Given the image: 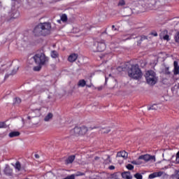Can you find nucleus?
<instances>
[{
    "label": "nucleus",
    "mask_w": 179,
    "mask_h": 179,
    "mask_svg": "<svg viewBox=\"0 0 179 179\" xmlns=\"http://www.w3.org/2000/svg\"><path fill=\"white\" fill-rule=\"evenodd\" d=\"M33 33L36 37L48 36L51 33V24L49 22L40 23L35 27Z\"/></svg>",
    "instance_id": "nucleus-1"
},
{
    "label": "nucleus",
    "mask_w": 179,
    "mask_h": 179,
    "mask_svg": "<svg viewBox=\"0 0 179 179\" xmlns=\"http://www.w3.org/2000/svg\"><path fill=\"white\" fill-rule=\"evenodd\" d=\"M128 76L133 79H141L142 78V71L139 69V65H131V68L128 70Z\"/></svg>",
    "instance_id": "nucleus-2"
},
{
    "label": "nucleus",
    "mask_w": 179,
    "mask_h": 179,
    "mask_svg": "<svg viewBox=\"0 0 179 179\" xmlns=\"http://www.w3.org/2000/svg\"><path fill=\"white\" fill-rule=\"evenodd\" d=\"M35 64L37 65H47L50 59L43 52L37 53L34 56Z\"/></svg>",
    "instance_id": "nucleus-3"
},
{
    "label": "nucleus",
    "mask_w": 179,
    "mask_h": 179,
    "mask_svg": "<svg viewBox=\"0 0 179 179\" xmlns=\"http://www.w3.org/2000/svg\"><path fill=\"white\" fill-rule=\"evenodd\" d=\"M145 76L148 85L153 86L155 83H157V77H156V73L155 71L152 70L148 71Z\"/></svg>",
    "instance_id": "nucleus-4"
},
{
    "label": "nucleus",
    "mask_w": 179,
    "mask_h": 179,
    "mask_svg": "<svg viewBox=\"0 0 179 179\" xmlns=\"http://www.w3.org/2000/svg\"><path fill=\"white\" fill-rule=\"evenodd\" d=\"M106 48V43L104 41L99 42H95L92 47V51L94 52H103Z\"/></svg>",
    "instance_id": "nucleus-5"
},
{
    "label": "nucleus",
    "mask_w": 179,
    "mask_h": 179,
    "mask_svg": "<svg viewBox=\"0 0 179 179\" xmlns=\"http://www.w3.org/2000/svg\"><path fill=\"white\" fill-rule=\"evenodd\" d=\"M96 127L92 128H87V127L83 125L82 127H80V135L85 136L86 134H87L88 131H92V129H94Z\"/></svg>",
    "instance_id": "nucleus-6"
},
{
    "label": "nucleus",
    "mask_w": 179,
    "mask_h": 179,
    "mask_svg": "<svg viewBox=\"0 0 179 179\" xmlns=\"http://www.w3.org/2000/svg\"><path fill=\"white\" fill-rule=\"evenodd\" d=\"M155 159V156H152L150 155H143L138 157V160H144V162H149L150 160H153Z\"/></svg>",
    "instance_id": "nucleus-7"
},
{
    "label": "nucleus",
    "mask_w": 179,
    "mask_h": 179,
    "mask_svg": "<svg viewBox=\"0 0 179 179\" xmlns=\"http://www.w3.org/2000/svg\"><path fill=\"white\" fill-rule=\"evenodd\" d=\"M168 33L169 31L166 29L162 31L161 34H159L160 38H163V40H165L166 41H170V36H169Z\"/></svg>",
    "instance_id": "nucleus-8"
},
{
    "label": "nucleus",
    "mask_w": 179,
    "mask_h": 179,
    "mask_svg": "<svg viewBox=\"0 0 179 179\" xmlns=\"http://www.w3.org/2000/svg\"><path fill=\"white\" fill-rule=\"evenodd\" d=\"M4 174L8 177H11V176H13V169L9 165H6L4 169Z\"/></svg>",
    "instance_id": "nucleus-9"
},
{
    "label": "nucleus",
    "mask_w": 179,
    "mask_h": 179,
    "mask_svg": "<svg viewBox=\"0 0 179 179\" xmlns=\"http://www.w3.org/2000/svg\"><path fill=\"white\" fill-rule=\"evenodd\" d=\"M75 159H76V155H73L69 156L67 159L64 160V164H66V166H68V164H72V163L75 162Z\"/></svg>",
    "instance_id": "nucleus-10"
},
{
    "label": "nucleus",
    "mask_w": 179,
    "mask_h": 179,
    "mask_svg": "<svg viewBox=\"0 0 179 179\" xmlns=\"http://www.w3.org/2000/svg\"><path fill=\"white\" fill-rule=\"evenodd\" d=\"M164 174V172L163 171L154 172L149 175L148 178L149 179L157 178V177H162V176H163Z\"/></svg>",
    "instance_id": "nucleus-11"
},
{
    "label": "nucleus",
    "mask_w": 179,
    "mask_h": 179,
    "mask_svg": "<svg viewBox=\"0 0 179 179\" xmlns=\"http://www.w3.org/2000/svg\"><path fill=\"white\" fill-rule=\"evenodd\" d=\"M79 57V55L76 53H72L71 55H70L68 57V62H75V61H76V59H78V57Z\"/></svg>",
    "instance_id": "nucleus-12"
},
{
    "label": "nucleus",
    "mask_w": 179,
    "mask_h": 179,
    "mask_svg": "<svg viewBox=\"0 0 179 179\" xmlns=\"http://www.w3.org/2000/svg\"><path fill=\"white\" fill-rule=\"evenodd\" d=\"M122 177L125 179H132V176H131V172L129 171L122 173Z\"/></svg>",
    "instance_id": "nucleus-13"
},
{
    "label": "nucleus",
    "mask_w": 179,
    "mask_h": 179,
    "mask_svg": "<svg viewBox=\"0 0 179 179\" xmlns=\"http://www.w3.org/2000/svg\"><path fill=\"white\" fill-rule=\"evenodd\" d=\"M117 157H128V152H125V151H121L117 152Z\"/></svg>",
    "instance_id": "nucleus-14"
},
{
    "label": "nucleus",
    "mask_w": 179,
    "mask_h": 179,
    "mask_svg": "<svg viewBox=\"0 0 179 179\" xmlns=\"http://www.w3.org/2000/svg\"><path fill=\"white\" fill-rule=\"evenodd\" d=\"M20 135L19 131H12L8 134L9 138H16Z\"/></svg>",
    "instance_id": "nucleus-15"
},
{
    "label": "nucleus",
    "mask_w": 179,
    "mask_h": 179,
    "mask_svg": "<svg viewBox=\"0 0 179 179\" xmlns=\"http://www.w3.org/2000/svg\"><path fill=\"white\" fill-rule=\"evenodd\" d=\"M19 16H20V13H19V11H17V10L13 11V13L11 14V17L13 19H17V17Z\"/></svg>",
    "instance_id": "nucleus-16"
},
{
    "label": "nucleus",
    "mask_w": 179,
    "mask_h": 179,
    "mask_svg": "<svg viewBox=\"0 0 179 179\" xmlns=\"http://www.w3.org/2000/svg\"><path fill=\"white\" fill-rule=\"evenodd\" d=\"M50 55L52 58H59V53L57 52V50H52L50 52Z\"/></svg>",
    "instance_id": "nucleus-17"
},
{
    "label": "nucleus",
    "mask_w": 179,
    "mask_h": 179,
    "mask_svg": "<svg viewBox=\"0 0 179 179\" xmlns=\"http://www.w3.org/2000/svg\"><path fill=\"white\" fill-rule=\"evenodd\" d=\"M78 86L79 87H85V86H86V80H80L78 81Z\"/></svg>",
    "instance_id": "nucleus-18"
},
{
    "label": "nucleus",
    "mask_w": 179,
    "mask_h": 179,
    "mask_svg": "<svg viewBox=\"0 0 179 179\" xmlns=\"http://www.w3.org/2000/svg\"><path fill=\"white\" fill-rule=\"evenodd\" d=\"M139 38H140V40L138 41V42H137L138 45H141V44L142 41H143V40H148V36H139Z\"/></svg>",
    "instance_id": "nucleus-19"
},
{
    "label": "nucleus",
    "mask_w": 179,
    "mask_h": 179,
    "mask_svg": "<svg viewBox=\"0 0 179 179\" xmlns=\"http://www.w3.org/2000/svg\"><path fill=\"white\" fill-rule=\"evenodd\" d=\"M15 169L17 170V171H20V170H22V165L19 161L15 163Z\"/></svg>",
    "instance_id": "nucleus-20"
},
{
    "label": "nucleus",
    "mask_w": 179,
    "mask_h": 179,
    "mask_svg": "<svg viewBox=\"0 0 179 179\" xmlns=\"http://www.w3.org/2000/svg\"><path fill=\"white\" fill-rule=\"evenodd\" d=\"M73 131L75 135H80V127H76L73 129Z\"/></svg>",
    "instance_id": "nucleus-21"
},
{
    "label": "nucleus",
    "mask_w": 179,
    "mask_h": 179,
    "mask_svg": "<svg viewBox=\"0 0 179 179\" xmlns=\"http://www.w3.org/2000/svg\"><path fill=\"white\" fill-rule=\"evenodd\" d=\"M61 20H62V22H64V23L68 22V16H66V14H63L61 16Z\"/></svg>",
    "instance_id": "nucleus-22"
},
{
    "label": "nucleus",
    "mask_w": 179,
    "mask_h": 179,
    "mask_svg": "<svg viewBox=\"0 0 179 179\" xmlns=\"http://www.w3.org/2000/svg\"><path fill=\"white\" fill-rule=\"evenodd\" d=\"M42 66H44V65L38 64V66L34 67V71L38 72V71H41Z\"/></svg>",
    "instance_id": "nucleus-23"
},
{
    "label": "nucleus",
    "mask_w": 179,
    "mask_h": 179,
    "mask_svg": "<svg viewBox=\"0 0 179 179\" xmlns=\"http://www.w3.org/2000/svg\"><path fill=\"white\" fill-rule=\"evenodd\" d=\"M53 115L52 113H48L47 116L44 118V121H50L51 118H52Z\"/></svg>",
    "instance_id": "nucleus-24"
},
{
    "label": "nucleus",
    "mask_w": 179,
    "mask_h": 179,
    "mask_svg": "<svg viewBox=\"0 0 179 179\" xmlns=\"http://www.w3.org/2000/svg\"><path fill=\"white\" fill-rule=\"evenodd\" d=\"M105 164H110L111 163V157H110V155H107V158L104 162Z\"/></svg>",
    "instance_id": "nucleus-25"
},
{
    "label": "nucleus",
    "mask_w": 179,
    "mask_h": 179,
    "mask_svg": "<svg viewBox=\"0 0 179 179\" xmlns=\"http://www.w3.org/2000/svg\"><path fill=\"white\" fill-rule=\"evenodd\" d=\"M124 5H125V0H119L117 6H124Z\"/></svg>",
    "instance_id": "nucleus-26"
},
{
    "label": "nucleus",
    "mask_w": 179,
    "mask_h": 179,
    "mask_svg": "<svg viewBox=\"0 0 179 179\" xmlns=\"http://www.w3.org/2000/svg\"><path fill=\"white\" fill-rule=\"evenodd\" d=\"M15 104H20V103H22V99H20V98H15V101H14Z\"/></svg>",
    "instance_id": "nucleus-27"
},
{
    "label": "nucleus",
    "mask_w": 179,
    "mask_h": 179,
    "mask_svg": "<svg viewBox=\"0 0 179 179\" xmlns=\"http://www.w3.org/2000/svg\"><path fill=\"white\" fill-rule=\"evenodd\" d=\"M134 177H135V178H136V179H142V178H143L142 175H141V173H136V174L134 175Z\"/></svg>",
    "instance_id": "nucleus-28"
},
{
    "label": "nucleus",
    "mask_w": 179,
    "mask_h": 179,
    "mask_svg": "<svg viewBox=\"0 0 179 179\" xmlns=\"http://www.w3.org/2000/svg\"><path fill=\"white\" fill-rule=\"evenodd\" d=\"M6 128V122H0V129Z\"/></svg>",
    "instance_id": "nucleus-29"
},
{
    "label": "nucleus",
    "mask_w": 179,
    "mask_h": 179,
    "mask_svg": "<svg viewBox=\"0 0 179 179\" xmlns=\"http://www.w3.org/2000/svg\"><path fill=\"white\" fill-rule=\"evenodd\" d=\"M126 167L128 170H134V165L131 164H128Z\"/></svg>",
    "instance_id": "nucleus-30"
},
{
    "label": "nucleus",
    "mask_w": 179,
    "mask_h": 179,
    "mask_svg": "<svg viewBox=\"0 0 179 179\" xmlns=\"http://www.w3.org/2000/svg\"><path fill=\"white\" fill-rule=\"evenodd\" d=\"M175 41H176V43H179V32H178V33L176 34V35L175 36Z\"/></svg>",
    "instance_id": "nucleus-31"
},
{
    "label": "nucleus",
    "mask_w": 179,
    "mask_h": 179,
    "mask_svg": "<svg viewBox=\"0 0 179 179\" xmlns=\"http://www.w3.org/2000/svg\"><path fill=\"white\" fill-rule=\"evenodd\" d=\"M110 177L111 178L118 179V175H117V173L111 174Z\"/></svg>",
    "instance_id": "nucleus-32"
},
{
    "label": "nucleus",
    "mask_w": 179,
    "mask_h": 179,
    "mask_svg": "<svg viewBox=\"0 0 179 179\" xmlns=\"http://www.w3.org/2000/svg\"><path fill=\"white\" fill-rule=\"evenodd\" d=\"M83 29H84V30H90V28L89 27V24H86L85 25H83Z\"/></svg>",
    "instance_id": "nucleus-33"
},
{
    "label": "nucleus",
    "mask_w": 179,
    "mask_h": 179,
    "mask_svg": "<svg viewBox=\"0 0 179 179\" xmlns=\"http://www.w3.org/2000/svg\"><path fill=\"white\" fill-rule=\"evenodd\" d=\"M173 66H174V69H179L178 62L174 61Z\"/></svg>",
    "instance_id": "nucleus-34"
},
{
    "label": "nucleus",
    "mask_w": 179,
    "mask_h": 179,
    "mask_svg": "<svg viewBox=\"0 0 179 179\" xmlns=\"http://www.w3.org/2000/svg\"><path fill=\"white\" fill-rule=\"evenodd\" d=\"M174 75H179V69H173Z\"/></svg>",
    "instance_id": "nucleus-35"
},
{
    "label": "nucleus",
    "mask_w": 179,
    "mask_h": 179,
    "mask_svg": "<svg viewBox=\"0 0 179 179\" xmlns=\"http://www.w3.org/2000/svg\"><path fill=\"white\" fill-rule=\"evenodd\" d=\"M175 178L179 179V171H176L175 174Z\"/></svg>",
    "instance_id": "nucleus-36"
},
{
    "label": "nucleus",
    "mask_w": 179,
    "mask_h": 179,
    "mask_svg": "<svg viewBox=\"0 0 179 179\" xmlns=\"http://www.w3.org/2000/svg\"><path fill=\"white\" fill-rule=\"evenodd\" d=\"M165 73L166 75H170V72L169 71V67L165 69Z\"/></svg>",
    "instance_id": "nucleus-37"
},
{
    "label": "nucleus",
    "mask_w": 179,
    "mask_h": 179,
    "mask_svg": "<svg viewBox=\"0 0 179 179\" xmlns=\"http://www.w3.org/2000/svg\"><path fill=\"white\" fill-rule=\"evenodd\" d=\"M151 36H154L155 37H157V32L155 31V32H151Z\"/></svg>",
    "instance_id": "nucleus-38"
},
{
    "label": "nucleus",
    "mask_w": 179,
    "mask_h": 179,
    "mask_svg": "<svg viewBox=\"0 0 179 179\" xmlns=\"http://www.w3.org/2000/svg\"><path fill=\"white\" fill-rule=\"evenodd\" d=\"M46 177H50V178H48V179H52V173H47Z\"/></svg>",
    "instance_id": "nucleus-39"
},
{
    "label": "nucleus",
    "mask_w": 179,
    "mask_h": 179,
    "mask_svg": "<svg viewBox=\"0 0 179 179\" xmlns=\"http://www.w3.org/2000/svg\"><path fill=\"white\" fill-rule=\"evenodd\" d=\"M109 170H115V166L111 165L108 167Z\"/></svg>",
    "instance_id": "nucleus-40"
},
{
    "label": "nucleus",
    "mask_w": 179,
    "mask_h": 179,
    "mask_svg": "<svg viewBox=\"0 0 179 179\" xmlns=\"http://www.w3.org/2000/svg\"><path fill=\"white\" fill-rule=\"evenodd\" d=\"M131 164L138 165V164H139V162H136V161H132V162H131Z\"/></svg>",
    "instance_id": "nucleus-41"
},
{
    "label": "nucleus",
    "mask_w": 179,
    "mask_h": 179,
    "mask_svg": "<svg viewBox=\"0 0 179 179\" xmlns=\"http://www.w3.org/2000/svg\"><path fill=\"white\" fill-rule=\"evenodd\" d=\"M112 30H113V31H117V28H115V25H113V26H112Z\"/></svg>",
    "instance_id": "nucleus-42"
},
{
    "label": "nucleus",
    "mask_w": 179,
    "mask_h": 179,
    "mask_svg": "<svg viewBox=\"0 0 179 179\" xmlns=\"http://www.w3.org/2000/svg\"><path fill=\"white\" fill-rule=\"evenodd\" d=\"M35 157H36V159H39L40 158V155H38V154H36L35 155Z\"/></svg>",
    "instance_id": "nucleus-43"
},
{
    "label": "nucleus",
    "mask_w": 179,
    "mask_h": 179,
    "mask_svg": "<svg viewBox=\"0 0 179 179\" xmlns=\"http://www.w3.org/2000/svg\"><path fill=\"white\" fill-rule=\"evenodd\" d=\"M139 36H134V35H131V38H138Z\"/></svg>",
    "instance_id": "nucleus-44"
},
{
    "label": "nucleus",
    "mask_w": 179,
    "mask_h": 179,
    "mask_svg": "<svg viewBox=\"0 0 179 179\" xmlns=\"http://www.w3.org/2000/svg\"><path fill=\"white\" fill-rule=\"evenodd\" d=\"M148 110H155V108H153V106H151V107L148 108Z\"/></svg>",
    "instance_id": "nucleus-45"
},
{
    "label": "nucleus",
    "mask_w": 179,
    "mask_h": 179,
    "mask_svg": "<svg viewBox=\"0 0 179 179\" xmlns=\"http://www.w3.org/2000/svg\"><path fill=\"white\" fill-rule=\"evenodd\" d=\"M104 57H106V55H102L100 57L101 59H103V58H104Z\"/></svg>",
    "instance_id": "nucleus-46"
},
{
    "label": "nucleus",
    "mask_w": 179,
    "mask_h": 179,
    "mask_svg": "<svg viewBox=\"0 0 179 179\" xmlns=\"http://www.w3.org/2000/svg\"><path fill=\"white\" fill-rule=\"evenodd\" d=\"M110 132V130H108L107 131H103V134H108Z\"/></svg>",
    "instance_id": "nucleus-47"
},
{
    "label": "nucleus",
    "mask_w": 179,
    "mask_h": 179,
    "mask_svg": "<svg viewBox=\"0 0 179 179\" xmlns=\"http://www.w3.org/2000/svg\"><path fill=\"white\" fill-rule=\"evenodd\" d=\"M27 119H28V120H31L30 116H28V117H27Z\"/></svg>",
    "instance_id": "nucleus-48"
},
{
    "label": "nucleus",
    "mask_w": 179,
    "mask_h": 179,
    "mask_svg": "<svg viewBox=\"0 0 179 179\" xmlns=\"http://www.w3.org/2000/svg\"><path fill=\"white\" fill-rule=\"evenodd\" d=\"M12 1H16V0H12Z\"/></svg>",
    "instance_id": "nucleus-49"
}]
</instances>
